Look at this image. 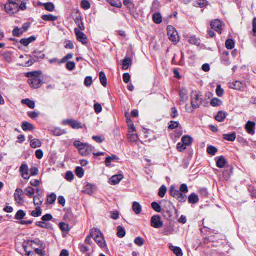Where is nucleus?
Segmentation results:
<instances>
[{"mask_svg":"<svg viewBox=\"0 0 256 256\" xmlns=\"http://www.w3.org/2000/svg\"><path fill=\"white\" fill-rule=\"evenodd\" d=\"M27 76L29 78L28 80L30 86L34 88H37L41 86L42 80L36 72H30L28 73Z\"/></svg>","mask_w":256,"mask_h":256,"instance_id":"1","label":"nucleus"},{"mask_svg":"<svg viewBox=\"0 0 256 256\" xmlns=\"http://www.w3.org/2000/svg\"><path fill=\"white\" fill-rule=\"evenodd\" d=\"M169 192L170 196L176 198L178 202H182L186 200V195L181 193L178 190L176 189L174 186H170Z\"/></svg>","mask_w":256,"mask_h":256,"instance_id":"2","label":"nucleus"},{"mask_svg":"<svg viewBox=\"0 0 256 256\" xmlns=\"http://www.w3.org/2000/svg\"><path fill=\"white\" fill-rule=\"evenodd\" d=\"M167 34L168 38L171 42L176 43L178 42L179 36L178 32L172 26L169 25L167 26Z\"/></svg>","mask_w":256,"mask_h":256,"instance_id":"3","label":"nucleus"},{"mask_svg":"<svg viewBox=\"0 0 256 256\" xmlns=\"http://www.w3.org/2000/svg\"><path fill=\"white\" fill-rule=\"evenodd\" d=\"M191 104L195 109L198 108L202 104V100L200 98L199 94L196 91H192L191 93Z\"/></svg>","mask_w":256,"mask_h":256,"instance_id":"4","label":"nucleus"},{"mask_svg":"<svg viewBox=\"0 0 256 256\" xmlns=\"http://www.w3.org/2000/svg\"><path fill=\"white\" fill-rule=\"evenodd\" d=\"M28 246H30L34 250L33 251L41 252L42 250V243L40 240H30L27 242Z\"/></svg>","mask_w":256,"mask_h":256,"instance_id":"5","label":"nucleus"},{"mask_svg":"<svg viewBox=\"0 0 256 256\" xmlns=\"http://www.w3.org/2000/svg\"><path fill=\"white\" fill-rule=\"evenodd\" d=\"M18 4H12L10 2L4 5V10L6 13L12 14L17 12Z\"/></svg>","mask_w":256,"mask_h":256,"instance_id":"6","label":"nucleus"},{"mask_svg":"<svg viewBox=\"0 0 256 256\" xmlns=\"http://www.w3.org/2000/svg\"><path fill=\"white\" fill-rule=\"evenodd\" d=\"M151 226L154 228H160L163 226L160 216L158 215L152 216L150 220Z\"/></svg>","mask_w":256,"mask_h":256,"instance_id":"7","label":"nucleus"},{"mask_svg":"<svg viewBox=\"0 0 256 256\" xmlns=\"http://www.w3.org/2000/svg\"><path fill=\"white\" fill-rule=\"evenodd\" d=\"M94 147L92 145L85 144L82 148H80V154L83 156H86L90 154L93 150Z\"/></svg>","mask_w":256,"mask_h":256,"instance_id":"8","label":"nucleus"},{"mask_svg":"<svg viewBox=\"0 0 256 256\" xmlns=\"http://www.w3.org/2000/svg\"><path fill=\"white\" fill-rule=\"evenodd\" d=\"M62 122L64 124L70 125L72 128L78 129L82 128V124L74 120H63Z\"/></svg>","mask_w":256,"mask_h":256,"instance_id":"9","label":"nucleus"},{"mask_svg":"<svg viewBox=\"0 0 256 256\" xmlns=\"http://www.w3.org/2000/svg\"><path fill=\"white\" fill-rule=\"evenodd\" d=\"M74 32L77 40L83 44L86 43V37L85 34L78 28H74Z\"/></svg>","mask_w":256,"mask_h":256,"instance_id":"10","label":"nucleus"},{"mask_svg":"<svg viewBox=\"0 0 256 256\" xmlns=\"http://www.w3.org/2000/svg\"><path fill=\"white\" fill-rule=\"evenodd\" d=\"M23 192L22 189L17 188L15 190V192L14 193V198L15 200L18 204H22L23 202Z\"/></svg>","mask_w":256,"mask_h":256,"instance_id":"11","label":"nucleus"},{"mask_svg":"<svg viewBox=\"0 0 256 256\" xmlns=\"http://www.w3.org/2000/svg\"><path fill=\"white\" fill-rule=\"evenodd\" d=\"M211 28L218 32L220 34L222 32V22L218 20H215L214 21H212L210 24Z\"/></svg>","mask_w":256,"mask_h":256,"instance_id":"12","label":"nucleus"},{"mask_svg":"<svg viewBox=\"0 0 256 256\" xmlns=\"http://www.w3.org/2000/svg\"><path fill=\"white\" fill-rule=\"evenodd\" d=\"M124 178L122 174H118L112 176L108 180V182L110 184L114 185L118 184Z\"/></svg>","mask_w":256,"mask_h":256,"instance_id":"13","label":"nucleus"},{"mask_svg":"<svg viewBox=\"0 0 256 256\" xmlns=\"http://www.w3.org/2000/svg\"><path fill=\"white\" fill-rule=\"evenodd\" d=\"M256 123L248 120L245 125V128L248 133L253 134L254 133V126Z\"/></svg>","mask_w":256,"mask_h":256,"instance_id":"14","label":"nucleus"},{"mask_svg":"<svg viewBox=\"0 0 256 256\" xmlns=\"http://www.w3.org/2000/svg\"><path fill=\"white\" fill-rule=\"evenodd\" d=\"M188 91L185 88H182L179 92L180 100L185 102L188 100Z\"/></svg>","mask_w":256,"mask_h":256,"instance_id":"15","label":"nucleus"},{"mask_svg":"<svg viewBox=\"0 0 256 256\" xmlns=\"http://www.w3.org/2000/svg\"><path fill=\"white\" fill-rule=\"evenodd\" d=\"M222 62L226 65L228 66L230 64L229 56V52L228 51H224L221 56Z\"/></svg>","mask_w":256,"mask_h":256,"instance_id":"16","label":"nucleus"},{"mask_svg":"<svg viewBox=\"0 0 256 256\" xmlns=\"http://www.w3.org/2000/svg\"><path fill=\"white\" fill-rule=\"evenodd\" d=\"M215 159L216 160V165L220 168H223L226 162V158L222 156L216 157Z\"/></svg>","mask_w":256,"mask_h":256,"instance_id":"17","label":"nucleus"},{"mask_svg":"<svg viewBox=\"0 0 256 256\" xmlns=\"http://www.w3.org/2000/svg\"><path fill=\"white\" fill-rule=\"evenodd\" d=\"M232 173V167L231 166H226L224 172L223 177L226 180H228Z\"/></svg>","mask_w":256,"mask_h":256,"instance_id":"18","label":"nucleus"},{"mask_svg":"<svg viewBox=\"0 0 256 256\" xmlns=\"http://www.w3.org/2000/svg\"><path fill=\"white\" fill-rule=\"evenodd\" d=\"M244 84L239 80H236L235 82L230 83L229 87L236 90H241L244 86Z\"/></svg>","mask_w":256,"mask_h":256,"instance_id":"19","label":"nucleus"},{"mask_svg":"<svg viewBox=\"0 0 256 256\" xmlns=\"http://www.w3.org/2000/svg\"><path fill=\"white\" fill-rule=\"evenodd\" d=\"M27 246L24 245V248L26 252H27V256H44L42 250L41 252L28 250Z\"/></svg>","mask_w":256,"mask_h":256,"instance_id":"20","label":"nucleus"},{"mask_svg":"<svg viewBox=\"0 0 256 256\" xmlns=\"http://www.w3.org/2000/svg\"><path fill=\"white\" fill-rule=\"evenodd\" d=\"M90 234L94 240L99 238L98 236H103L100 230L96 228H93L90 230Z\"/></svg>","mask_w":256,"mask_h":256,"instance_id":"21","label":"nucleus"},{"mask_svg":"<svg viewBox=\"0 0 256 256\" xmlns=\"http://www.w3.org/2000/svg\"><path fill=\"white\" fill-rule=\"evenodd\" d=\"M169 248L176 256H182V252L180 247L170 245Z\"/></svg>","mask_w":256,"mask_h":256,"instance_id":"22","label":"nucleus"},{"mask_svg":"<svg viewBox=\"0 0 256 256\" xmlns=\"http://www.w3.org/2000/svg\"><path fill=\"white\" fill-rule=\"evenodd\" d=\"M94 186L90 183L86 184L84 189L82 190V192L87 194H92L94 192Z\"/></svg>","mask_w":256,"mask_h":256,"instance_id":"23","label":"nucleus"},{"mask_svg":"<svg viewBox=\"0 0 256 256\" xmlns=\"http://www.w3.org/2000/svg\"><path fill=\"white\" fill-rule=\"evenodd\" d=\"M208 4L206 0H198L193 2V6L196 7L204 8Z\"/></svg>","mask_w":256,"mask_h":256,"instance_id":"24","label":"nucleus"},{"mask_svg":"<svg viewBox=\"0 0 256 256\" xmlns=\"http://www.w3.org/2000/svg\"><path fill=\"white\" fill-rule=\"evenodd\" d=\"M132 209L136 214H138L142 211V206L137 202H134L132 203Z\"/></svg>","mask_w":256,"mask_h":256,"instance_id":"25","label":"nucleus"},{"mask_svg":"<svg viewBox=\"0 0 256 256\" xmlns=\"http://www.w3.org/2000/svg\"><path fill=\"white\" fill-rule=\"evenodd\" d=\"M36 38L34 36H31L26 38H22L20 40V43L24 46H27L30 43L35 40Z\"/></svg>","mask_w":256,"mask_h":256,"instance_id":"26","label":"nucleus"},{"mask_svg":"<svg viewBox=\"0 0 256 256\" xmlns=\"http://www.w3.org/2000/svg\"><path fill=\"white\" fill-rule=\"evenodd\" d=\"M42 18L46 21H55L58 20V18L57 16H54L52 14H44L42 16Z\"/></svg>","mask_w":256,"mask_h":256,"instance_id":"27","label":"nucleus"},{"mask_svg":"<svg viewBox=\"0 0 256 256\" xmlns=\"http://www.w3.org/2000/svg\"><path fill=\"white\" fill-rule=\"evenodd\" d=\"M98 238H96V239L94 240L101 248H104L106 247V243L104 239V236H98Z\"/></svg>","mask_w":256,"mask_h":256,"instance_id":"28","label":"nucleus"},{"mask_svg":"<svg viewBox=\"0 0 256 256\" xmlns=\"http://www.w3.org/2000/svg\"><path fill=\"white\" fill-rule=\"evenodd\" d=\"M198 201V196L195 193L191 194L188 198V202L190 204H194Z\"/></svg>","mask_w":256,"mask_h":256,"instance_id":"29","label":"nucleus"},{"mask_svg":"<svg viewBox=\"0 0 256 256\" xmlns=\"http://www.w3.org/2000/svg\"><path fill=\"white\" fill-rule=\"evenodd\" d=\"M2 56L5 61L10 62L12 60V53L9 51H6L2 53Z\"/></svg>","mask_w":256,"mask_h":256,"instance_id":"30","label":"nucleus"},{"mask_svg":"<svg viewBox=\"0 0 256 256\" xmlns=\"http://www.w3.org/2000/svg\"><path fill=\"white\" fill-rule=\"evenodd\" d=\"M22 128L24 131L32 130L34 128L32 124L27 122H24L22 123Z\"/></svg>","mask_w":256,"mask_h":256,"instance_id":"31","label":"nucleus"},{"mask_svg":"<svg viewBox=\"0 0 256 256\" xmlns=\"http://www.w3.org/2000/svg\"><path fill=\"white\" fill-rule=\"evenodd\" d=\"M118 160V158L116 155L113 154L111 156H108L106 158L104 162L106 166H110L112 161L116 160Z\"/></svg>","mask_w":256,"mask_h":256,"instance_id":"32","label":"nucleus"},{"mask_svg":"<svg viewBox=\"0 0 256 256\" xmlns=\"http://www.w3.org/2000/svg\"><path fill=\"white\" fill-rule=\"evenodd\" d=\"M192 141V138L189 136H184L182 138V142L186 146H190Z\"/></svg>","mask_w":256,"mask_h":256,"instance_id":"33","label":"nucleus"},{"mask_svg":"<svg viewBox=\"0 0 256 256\" xmlns=\"http://www.w3.org/2000/svg\"><path fill=\"white\" fill-rule=\"evenodd\" d=\"M42 142L37 138H34L30 142V146L32 148H36L42 146Z\"/></svg>","mask_w":256,"mask_h":256,"instance_id":"34","label":"nucleus"},{"mask_svg":"<svg viewBox=\"0 0 256 256\" xmlns=\"http://www.w3.org/2000/svg\"><path fill=\"white\" fill-rule=\"evenodd\" d=\"M131 64L132 60L128 57H125L122 62V69L126 70Z\"/></svg>","mask_w":256,"mask_h":256,"instance_id":"35","label":"nucleus"},{"mask_svg":"<svg viewBox=\"0 0 256 256\" xmlns=\"http://www.w3.org/2000/svg\"><path fill=\"white\" fill-rule=\"evenodd\" d=\"M226 116V113L222 111H220L218 112L215 117V119L218 122H223Z\"/></svg>","mask_w":256,"mask_h":256,"instance_id":"36","label":"nucleus"},{"mask_svg":"<svg viewBox=\"0 0 256 256\" xmlns=\"http://www.w3.org/2000/svg\"><path fill=\"white\" fill-rule=\"evenodd\" d=\"M99 78L101 84L104 86H106L107 84V80L106 75L103 72H99Z\"/></svg>","mask_w":256,"mask_h":256,"instance_id":"37","label":"nucleus"},{"mask_svg":"<svg viewBox=\"0 0 256 256\" xmlns=\"http://www.w3.org/2000/svg\"><path fill=\"white\" fill-rule=\"evenodd\" d=\"M236 138V134L235 132L228 134H224L223 138L227 140L233 142L234 140Z\"/></svg>","mask_w":256,"mask_h":256,"instance_id":"38","label":"nucleus"},{"mask_svg":"<svg viewBox=\"0 0 256 256\" xmlns=\"http://www.w3.org/2000/svg\"><path fill=\"white\" fill-rule=\"evenodd\" d=\"M128 138L130 141L132 142H136L138 140V136L134 132H130V130L128 131Z\"/></svg>","mask_w":256,"mask_h":256,"instance_id":"39","label":"nucleus"},{"mask_svg":"<svg viewBox=\"0 0 256 256\" xmlns=\"http://www.w3.org/2000/svg\"><path fill=\"white\" fill-rule=\"evenodd\" d=\"M26 213L24 212V211L22 210H19L17 211L16 212L14 218L16 220H21L24 218V216H26Z\"/></svg>","mask_w":256,"mask_h":256,"instance_id":"40","label":"nucleus"},{"mask_svg":"<svg viewBox=\"0 0 256 256\" xmlns=\"http://www.w3.org/2000/svg\"><path fill=\"white\" fill-rule=\"evenodd\" d=\"M22 104L27 105L29 108H34L35 106V103L33 100H31L28 98L24 99L22 100Z\"/></svg>","mask_w":256,"mask_h":256,"instance_id":"41","label":"nucleus"},{"mask_svg":"<svg viewBox=\"0 0 256 256\" xmlns=\"http://www.w3.org/2000/svg\"><path fill=\"white\" fill-rule=\"evenodd\" d=\"M106 1L112 6L121 8L122 4L120 0H106Z\"/></svg>","mask_w":256,"mask_h":256,"instance_id":"42","label":"nucleus"},{"mask_svg":"<svg viewBox=\"0 0 256 256\" xmlns=\"http://www.w3.org/2000/svg\"><path fill=\"white\" fill-rule=\"evenodd\" d=\"M24 192L28 196L32 198L34 194V189L31 186H28L25 188Z\"/></svg>","mask_w":256,"mask_h":256,"instance_id":"43","label":"nucleus"},{"mask_svg":"<svg viewBox=\"0 0 256 256\" xmlns=\"http://www.w3.org/2000/svg\"><path fill=\"white\" fill-rule=\"evenodd\" d=\"M43 6H44V8L49 12H52L54 9V5L52 2H48L44 3L43 4Z\"/></svg>","mask_w":256,"mask_h":256,"instance_id":"44","label":"nucleus"},{"mask_svg":"<svg viewBox=\"0 0 256 256\" xmlns=\"http://www.w3.org/2000/svg\"><path fill=\"white\" fill-rule=\"evenodd\" d=\"M152 19L156 24H160L162 21V17L160 13H154L152 16Z\"/></svg>","mask_w":256,"mask_h":256,"instance_id":"45","label":"nucleus"},{"mask_svg":"<svg viewBox=\"0 0 256 256\" xmlns=\"http://www.w3.org/2000/svg\"><path fill=\"white\" fill-rule=\"evenodd\" d=\"M42 210L40 206H37L34 210L32 211L30 214L34 217H38L42 214Z\"/></svg>","mask_w":256,"mask_h":256,"instance_id":"46","label":"nucleus"},{"mask_svg":"<svg viewBox=\"0 0 256 256\" xmlns=\"http://www.w3.org/2000/svg\"><path fill=\"white\" fill-rule=\"evenodd\" d=\"M126 234V230L124 228L121 226L117 227V236L119 238H122Z\"/></svg>","mask_w":256,"mask_h":256,"instance_id":"47","label":"nucleus"},{"mask_svg":"<svg viewBox=\"0 0 256 256\" xmlns=\"http://www.w3.org/2000/svg\"><path fill=\"white\" fill-rule=\"evenodd\" d=\"M56 195L54 193H52L47 196L46 200L49 204H53L56 200Z\"/></svg>","mask_w":256,"mask_h":256,"instance_id":"48","label":"nucleus"},{"mask_svg":"<svg viewBox=\"0 0 256 256\" xmlns=\"http://www.w3.org/2000/svg\"><path fill=\"white\" fill-rule=\"evenodd\" d=\"M225 44L228 49L231 50L234 46V42L232 39H228L225 42Z\"/></svg>","mask_w":256,"mask_h":256,"instance_id":"49","label":"nucleus"},{"mask_svg":"<svg viewBox=\"0 0 256 256\" xmlns=\"http://www.w3.org/2000/svg\"><path fill=\"white\" fill-rule=\"evenodd\" d=\"M188 42L190 43L195 44L196 46H199L200 44V40L194 36L190 37Z\"/></svg>","mask_w":256,"mask_h":256,"instance_id":"50","label":"nucleus"},{"mask_svg":"<svg viewBox=\"0 0 256 256\" xmlns=\"http://www.w3.org/2000/svg\"><path fill=\"white\" fill-rule=\"evenodd\" d=\"M33 202L35 206H40L42 202V200L41 199L40 196H33Z\"/></svg>","mask_w":256,"mask_h":256,"instance_id":"51","label":"nucleus"},{"mask_svg":"<svg viewBox=\"0 0 256 256\" xmlns=\"http://www.w3.org/2000/svg\"><path fill=\"white\" fill-rule=\"evenodd\" d=\"M126 122L128 126V130H130V132H136V128L130 118H126Z\"/></svg>","mask_w":256,"mask_h":256,"instance_id":"52","label":"nucleus"},{"mask_svg":"<svg viewBox=\"0 0 256 256\" xmlns=\"http://www.w3.org/2000/svg\"><path fill=\"white\" fill-rule=\"evenodd\" d=\"M210 104L213 106H220L222 104V101L218 98H213L210 101Z\"/></svg>","mask_w":256,"mask_h":256,"instance_id":"53","label":"nucleus"},{"mask_svg":"<svg viewBox=\"0 0 256 256\" xmlns=\"http://www.w3.org/2000/svg\"><path fill=\"white\" fill-rule=\"evenodd\" d=\"M166 192V187L164 185H162L159 188L158 194L160 198H163Z\"/></svg>","mask_w":256,"mask_h":256,"instance_id":"54","label":"nucleus"},{"mask_svg":"<svg viewBox=\"0 0 256 256\" xmlns=\"http://www.w3.org/2000/svg\"><path fill=\"white\" fill-rule=\"evenodd\" d=\"M26 58H28V60L26 62V63L23 64L24 66H28L32 65L34 62V58H32L30 56L26 55Z\"/></svg>","mask_w":256,"mask_h":256,"instance_id":"55","label":"nucleus"},{"mask_svg":"<svg viewBox=\"0 0 256 256\" xmlns=\"http://www.w3.org/2000/svg\"><path fill=\"white\" fill-rule=\"evenodd\" d=\"M152 208L156 212H160L161 211L160 206L156 202H153L151 204Z\"/></svg>","mask_w":256,"mask_h":256,"instance_id":"56","label":"nucleus"},{"mask_svg":"<svg viewBox=\"0 0 256 256\" xmlns=\"http://www.w3.org/2000/svg\"><path fill=\"white\" fill-rule=\"evenodd\" d=\"M206 151L208 154L213 156L217 152V148L214 146H208Z\"/></svg>","mask_w":256,"mask_h":256,"instance_id":"57","label":"nucleus"},{"mask_svg":"<svg viewBox=\"0 0 256 256\" xmlns=\"http://www.w3.org/2000/svg\"><path fill=\"white\" fill-rule=\"evenodd\" d=\"M76 173L78 178H82L84 174V170L82 168L78 166L76 169Z\"/></svg>","mask_w":256,"mask_h":256,"instance_id":"58","label":"nucleus"},{"mask_svg":"<svg viewBox=\"0 0 256 256\" xmlns=\"http://www.w3.org/2000/svg\"><path fill=\"white\" fill-rule=\"evenodd\" d=\"M90 4L88 0H82L81 2V6L84 10L90 8Z\"/></svg>","mask_w":256,"mask_h":256,"instance_id":"59","label":"nucleus"},{"mask_svg":"<svg viewBox=\"0 0 256 256\" xmlns=\"http://www.w3.org/2000/svg\"><path fill=\"white\" fill-rule=\"evenodd\" d=\"M34 56L37 59H43L44 57V54L41 52L34 51L33 52Z\"/></svg>","mask_w":256,"mask_h":256,"instance_id":"60","label":"nucleus"},{"mask_svg":"<svg viewBox=\"0 0 256 256\" xmlns=\"http://www.w3.org/2000/svg\"><path fill=\"white\" fill-rule=\"evenodd\" d=\"M76 66L75 63L72 61H68L66 64V68L69 70H73Z\"/></svg>","mask_w":256,"mask_h":256,"instance_id":"61","label":"nucleus"},{"mask_svg":"<svg viewBox=\"0 0 256 256\" xmlns=\"http://www.w3.org/2000/svg\"><path fill=\"white\" fill-rule=\"evenodd\" d=\"M78 248L80 250L83 254L89 250L88 246H85L83 244H78Z\"/></svg>","mask_w":256,"mask_h":256,"instance_id":"62","label":"nucleus"},{"mask_svg":"<svg viewBox=\"0 0 256 256\" xmlns=\"http://www.w3.org/2000/svg\"><path fill=\"white\" fill-rule=\"evenodd\" d=\"M92 78L90 76H87L84 79V84L86 86L88 87L92 84Z\"/></svg>","mask_w":256,"mask_h":256,"instance_id":"63","label":"nucleus"},{"mask_svg":"<svg viewBox=\"0 0 256 256\" xmlns=\"http://www.w3.org/2000/svg\"><path fill=\"white\" fill-rule=\"evenodd\" d=\"M24 31L20 30L18 27H16L12 30V35L14 36H18L21 34Z\"/></svg>","mask_w":256,"mask_h":256,"instance_id":"64","label":"nucleus"}]
</instances>
